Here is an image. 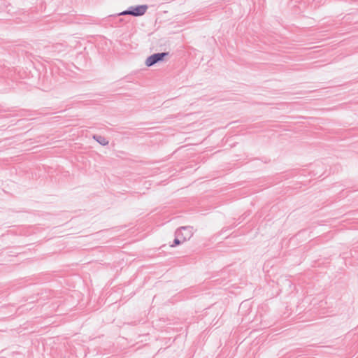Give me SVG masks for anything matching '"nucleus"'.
I'll use <instances>...</instances> for the list:
<instances>
[{
  "label": "nucleus",
  "instance_id": "1",
  "mask_svg": "<svg viewBox=\"0 0 358 358\" xmlns=\"http://www.w3.org/2000/svg\"><path fill=\"white\" fill-rule=\"evenodd\" d=\"M194 234V229L192 227L186 226L181 227L178 229L175 233V236L180 238L185 242L189 240Z\"/></svg>",
  "mask_w": 358,
  "mask_h": 358
},
{
  "label": "nucleus",
  "instance_id": "2",
  "mask_svg": "<svg viewBox=\"0 0 358 358\" xmlns=\"http://www.w3.org/2000/svg\"><path fill=\"white\" fill-rule=\"evenodd\" d=\"M148 8V6L146 4L136 5L129 6V11L131 16L140 17L146 13Z\"/></svg>",
  "mask_w": 358,
  "mask_h": 358
},
{
  "label": "nucleus",
  "instance_id": "3",
  "mask_svg": "<svg viewBox=\"0 0 358 358\" xmlns=\"http://www.w3.org/2000/svg\"><path fill=\"white\" fill-rule=\"evenodd\" d=\"M92 138L103 146L108 145L109 143V141L106 139V138L101 135L94 134L92 136Z\"/></svg>",
  "mask_w": 358,
  "mask_h": 358
},
{
  "label": "nucleus",
  "instance_id": "4",
  "mask_svg": "<svg viewBox=\"0 0 358 358\" xmlns=\"http://www.w3.org/2000/svg\"><path fill=\"white\" fill-rule=\"evenodd\" d=\"M145 65L148 67L152 66L157 64V52L150 55L145 60Z\"/></svg>",
  "mask_w": 358,
  "mask_h": 358
},
{
  "label": "nucleus",
  "instance_id": "5",
  "mask_svg": "<svg viewBox=\"0 0 358 358\" xmlns=\"http://www.w3.org/2000/svg\"><path fill=\"white\" fill-rule=\"evenodd\" d=\"M131 15V12L129 11V7L127 9H126V10H124L119 13H116V14H113V15H108L107 17V18L108 19L116 18L117 17L122 16V15Z\"/></svg>",
  "mask_w": 358,
  "mask_h": 358
},
{
  "label": "nucleus",
  "instance_id": "6",
  "mask_svg": "<svg viewBox=\"0 0 358 358\" xmlns=\"http://www.w3.org/2000/svg\"><path fill=\"white\" fill-rule=\"evenodd\" d=\"M184 242L185 241H182V239L178 237L177 236H175L174 243L173 245H171V247H174L176 245H180Z\"/></svg>",
  "mask_w": 358,
  "mask_h": 358
},
{
  "label": "nucleus",
  "instance_id": "7",
  "mask_svg": "<svg viewBox=\"0 0 358 358\" xmlns=\"http://www.w3.org/2000/svg\"><path fill=\"white\" fill-rule=\"evenodd\" d=\"M168 52H162V53H158V62L160 61H162L164 58V57L168 56Z\"/></svg>",
  "mask_w": 358,
  "mask_h": 358
},
{
  "label": "nucleus",
  "instance_id": "8",
  "mask_svg": "<svg viewBox=\"0 0 358 358\" xmlns=\"http://www.w3.org/2000/svg\"><path fill=\"white\" fill-rule=\"evenodd\" d=\"M118 21H119L120 22H122L123 21V19L120 18V19L118 20Z\"/></svg>",
  "mask_w": 358,
  "mask_h": 358
}]
</instances>
